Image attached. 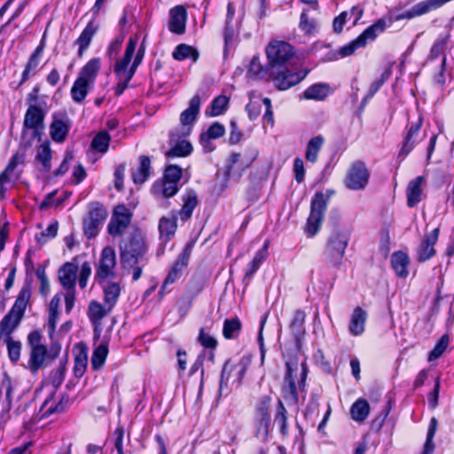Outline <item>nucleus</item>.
I'll use <instances>...</instances> for the list:
<instances>
[{
  "label": "nucleus",
  "mask_w": 454,
  "mask_h": 454,
  "mask_svg": "<svg viewBox=\"0 0 454 454\" xmlns=\"http://www.w3.org/2000/svg\"><path fill=\"white\" fill-rule=\"evenodd\" d=\"M270 78L281 90L298 84L307 75V71L297 70L292 65L294 51L291 44L283 41H273L266 48Z\"/></svg>",
  "instance_id": "1"
},
{
  "label": "nucleus",
  "mask_w": 454,
  "mask_h": 454,
  "mask_svg": "<svg viewBox=\"0 0 454 454\" xmlns=\"http://www.w3.org/2000/svg\"><path fill=\"white\" fill-rule=\"evenodd\" d=\"M147 250L148 246L143 232L139 230L134 231L120 244L121 266L130 270L131 267L146 262Z\"/></svg>",
  "instance_id": "2"
},
{
  "label": "nucleus",
  "mask_w": 454,
  "mask_h": 454,
  "mask_svg": "<svg viewBox=\"0 0 454 454\" xmlns=\"http://www.w3.org/2000/svg\"><path fill=\"white\" fill-rule=\"evenodd\" d=\"M349 237V230L341 226H335L329 234L324 255L333 266H340Z\"/></svg>",
  "instance_id": "3"
},
{
  "label": "nucleus",
  "mask_w": 454,
  "mask_h": 454,
  "mask_svg": "<svg viewBox=\"0 0 454 454\" xmlns=\"http://www.w3.org/2000/svg\"><path fill=\"white\" fill-rule=\"evenodd\" d=\"M251 364L249 356H242L237 363L232 360H227L223 367L219 386V394L223 395L224 388L229 385L239 386L246 372Z\"/></svg>",
  "instance_id": "4"
},
{
  "label": "nucleus",
  "mask_w": 454,
  "mask_h": 454,
  "mask_svg": "<svg viewBox=\"0 0 454 454\" xmlns=\"http://www.w3.org/2000/svg\"><path fill=\"white\" fill-rule=\"evenodd\" d=\"M333 191H327L326 194L318 192L315 194L310 204V214L307 220L306 231L311 237L316 235L320 230L321 224L325 218V212L327 203Z\"/></svg>",
  "instance_id": "5"
},
{
  "label": "nucleus",
  "mask_w": 454,
  "mask_h": 454,
  "mask_svg": "<svg viewBox=\"0 0 454 454\" xmlns=\"http://www.w3.org/2000/svg\"><path fill=\"white\" fill-rule=\"evenodd\" d=\"M106 208L99 202L89 206L88 215L83 219V231L88 239L95 238L107 216Z\"/></svg>",
  "instance_id": "6"
},
{
  "label": "nucleus",
  "mask_w": 454,
  "mask_h": 454,
  "mask_svg": "<svg viewBox=\"0 0 454 454\" xmlns=\"http://www.w3.org/2000/svg\"><path fill=\"white\" fill-rule=\"evenodd\" d=\"M255 159L254 154L232 153L226 160L224 175L227 179H239Z\"/></svg>",
  "instance_id": "7"
},
{
  "label": "nucleus",
  "mask_w": 454,
  "mask_h": 454,
  "mask_svg": "<svg viewBox=\"0 0 454 454\" xmlns=\"http://www.w3.org/2000/svg\"><path fill=\"white\" fill-rule=\"evenodd\" d=\"M131 211L123 204L117 205L107 225V231L113 237L121 236L130 224Z\"/></svg>",
  "instance_id": "8"
},
{
  "label": "nucleus",
  "mask_w": 454,
  "mask_h": 454,
  "mask_svg": "<svg viewBox=\"0 0 454 454\" xmlns=\"http://www.w3.org/2000/svg\"><path fill=\"white\" fill-rule=\"evenodd\" d=\"M115 266L116 254L114 249L112 247H104L96 270V277L99 282H103L108 278L114 277Z\"/></svg>",
  "instance_id": "9"
},
{
  "label": "nucleus",
  "mask_w": 454,
  "mask_h": 454,
  "mask_svg": "<svg viewBox=\"0 0 454 454\" xmlns=\"http://www.w3.org/2000/svg\"><path fill=\"white\" fill-rule=\"evenodd\" d=\"M369 171L362 161L354 162L345 178V184L350 190L364 189L369 179Z\"/></svg>",
  "instance_id": "10"
},
{
  "label": "nucleus",
  "mask_w": 454,
  "mask_h": 454,
  "mask_svg": "<svg viewBox=\"0 0 454 454\" xmlns=\"http://www.w3.org/2000/svg\"><path fill=\"white\" fill-rule=\"evenodd\" d=\"M188 135H181L178 129H173L169 133V150L166 152L167 157H185L192 152V145L184 137Z\"/></svg>",
  "instance_id": "11"
},
{
  "label": "nucleus",
  "mask_w": 454,
  "mask_h": 454,
  "mask_svg": "<svg viewBox=\"0 0 454 454\" xmlns=\"http://www.w3.org/2000/svg\"><path fill=\"white\" fill-rule=\"evenodd\" d=\"M192 253V245L188 244L185 248L183 250L182 254L179 255L177 260L175 262L173 266L171 267L167 278H165L161 290L160 291V294L163 295V292L166 289L167 286L169 284H173L176 279H178L183 270L188 265V262Z\"/></svg>",
  "instance_id": "12"
},
{
  "label": "nucleus",
  "mask_w": 454,
  "mask_h": 454,
  "mask_svg": "<svg viewBox=\"0 0 454 454\" xmlns=\"http://www.w3.org/2000/svg\"><path fill=\"white\" fill-rule=\"evenodd\" d=\"M200 107V96H194L189 102V107L182 112L180 115L181 125L175 129L181 131V135H190L192 124L196 120Z\"/></svg>",
  "instance_id": "13"
},
{
  "label": "nucleus",
  "mask_w": 454,
  "mask_h": 454,
  "mask_svg": "<svg viewBox=\"0 0 454 454\" xmlns=\"http://www.w3.org/2000/svg\"><path fill=\"white\" fill-rule=\"evenodd\" d=\"M286 375L285 377V385L282 387L283 396L290 403L296 404L298 403V395L295 378L297 375V364L290 362L286 363Z\"/></svg>",
  "instance_id": "14"
},
{
  "label": "nucleus",
  "mask_w": 454,
  "mask_h": 454,
  "mask_svg": "<svg viewBox=\"0 0 454 454\" xmlns=\"http://www.w3.org/2000/svg\"><path fill=\"white\" fill-rule=\"evenodd\" d=\"M187 12L183 5H176L169 11V30L177 35H182L185 31Z\"/></svg>",
  "instance_id": "15"
},
{
  "label": "nucleus",
  "mask_w": 454,
  "mask_h": 454,
  "mask_svg": "<svg viewBox=\"0 0 454 454\" xmlns=\"http://www.w3.org/2000/svg\"><path fill=\"white\" fill-rule=\"evenodd\" d=\"M111 311L112 309L106 306L105 303L103 305L96 301H92L90 302L88 308V316L96 333H100L102 330L101 320L102 318L106 317Z\"/></svg>",
  "instance_id": "16"
},
{
  "label": "nucleus",
  "mask_w": 454,
  "mask_h": 454,
  "mask_svg": "<svg viewBox=\"0 0 454 454\" xmlns=\"http://www.w3.org/2000/svg\"><path fill=\"white\" fill-rule=\"evenodd\" d=\"M44 112L38 106H28L24 117V129H33L36 135L43 129Z\"/></svg>",
  "instance_id": "17"
},
{
  "label": "nucleus",
  "mask_w": 454,
  "mask_h": 454,
  "mask_svg": "<svg viewBox=\"0 0 454 454\" xmlns=\"http://www.w3.org/2000/svg\"><path fill=\"white\" fill-rule=\"evenodd\" d=\"M438 235L439 229L435 228L422 240L417 251L418 260L419 262H426L434 255L435 250L434 247L437 242Z\"/></svg>",
  "instance_id": "18"
},
{
  "label": "nucleus",
  "mask_w": 454,
  "mask_h": 454,
  "mask_svg": "<svg viewBox=\"0 0 454 454\" xmlns=\"http://www.w3.org/2000/svg\"><path fill=\"white\" fill-rule=\"evenodd\" d=\"M31 291L32 278L27 276L25 283L21 287L13 306L11 309L12 312H15L20 317H24L26 308L30 301Z\"/></svg>",
  "instance_id": "19"
},
{
  "label": "nucleus",
  "mask_w": 454,
  "mask_h": 454,
  "mask_svg": "<svg viewBox=\"0 0 454 454\" xmlns=\"http://www.w3.org/2000/svg\"><path fill=\"white\" fill-rule=\"evenodd\" d=\"M299 28L306 35H312L318 31L319 21L317 11L304 9L300 17Z\"/></svg>",
  "instance_id": "20"
},
{
  "label": "nucleus",
  "mask_w": 454,
  "mask_h": 454,
  "mask_svg": "<svg viewBox=\"0 0 454 454\" xmlns=\"http://www.w3.org/2000/svg\"><path fill=\"white\" fill-rule=\"evenodd\" d=\"M305 318V312L298 309L294 312V317L290 323V329L294 335L295 345L298 350H300L301 348L302 340L306 333L304 328Z\"/></svg>",
  "instance_id": "21"
},
{
  "label": "nucleus",
  "mask_w": 454,
  "mask_h": 454,
  "mask_svg": "<svg viewBox=\"0 0 454 454\" xmlns=\"http://www.w3.org/2000/svg\"><path fill=\"white\" fill-rule=\"evenodd\" d=\"M137 46V40L133 38H129L128 44L126 46L125 53L123 58L117 61L114 66V71L117 74L119 79H121L122 76H126L129 73L128 67L130 63L132 56L134 54L135 49Z\"/></svg>",
  "instance_id": "22"
},
{
  "label": "nucleus",
  "mask_w": 454,
  "mask_h": 454,
  "mask_svg": "<svg viewBox=\"0 0 454 454\" xmlns=\"http://www.w3.org/2000/svg\"><path fill=\"white\" fill-rule=\"evenodd\" d=\"M425 182V177L421 176L410 181L406 190L407 205L410 207H415L420 201L422 195L421 187Z\"/></svg>",
  "instance_id": "23"
},
{
  "label": "nucleus",
  "mask_w": 454,
  "mask_h": 454,
  "mask_svg": "<svg viewBox=\"0 0 454 454\" xmlns=\"http://www.w3.org/2000/svg\"><path fill=\"white\" fill-rule=\"evenodd\" d=\"M44 42L41 41L40 44L35 48L34 52L30 55L27 63L25 66V69L22 73V78L20 84L25 82L31 74H35L36 67H38L41 58L44 51Z\"/></svg>",
  "instance_id": "24"
},
{
  "label": "nucleus",
  "mask_w": 454,
  "mask_h": 454,
  "mask_svg": "<svg viewBox=\"0 0 454 454\" xmlns=\"http://www.w3.org/2000/svg\"><path fill=\"white\" fill-rule=\"evenodd\" d=\"M367 312L361 307H356L352 312L349 322V332L355 336H359L364 332Z\"/></svg>",
  "instance_id": "25"
},
{
  "label": "nucleus",
  "mask_w": 454,
  "mask_h": 454,
  "mask_svg": "<svg viewBox=\"0 0 454 454\" xmlns=\"http://www.w3.org/2000/svg\"><path fill=\"white\" fill-rule=\"evenodd\" d=\"M409 263V256L402 251L395 252L391 256V266L396 275L400 278H406L408 276Z\"/></svg>",
  "instance_id": "26"
},
{
  "label": "nucleus",
  "mask_w": 454,
  "mask_h": 454,
  "mask_svg": "<svg viewBox=\"0 0 454 454\" xmlns=\"http://www.w3.org/2000/svg\"><path fill=\"white\" fill-rule=\"evenodd\" d=\"M74 351V372L75 377L81 378L84 374L88 364L87 348L83 344H79L75 347Z\"/></svg>",
  "instance_id": "27"
},
{
  "label": "nucleus",
  "mask_w": 454,
  "mask_h": 454,
  "mask_svg": "<svg viewBox=\"0 0 454 454\" xmlns=\"http://www.w3.org/2000/svg\"><path fill=\"white\" fill-rule=\"evenodd\" d=\"M247 75L254 80H262L270 77V64L263 67L260 61L259 57H253Z\"/></svg>",
  "instance_id": "28"
},
{
  "label": "nucleus",
  "mask_w": 454,
  "mask_h": 454,
  "mask_svg": "<svg viewBox=\"0 0 454 454\" xmlns=\"http://www.w3.org/2000/svg\"><path fill=\"white\" fill-rule=\"evenodd\" d=\"M77 269V266L71 262H67L61 267L59 278L64 288L74 287Z\"/></svg>",
  "instance_id": "29"
},
{
  "label": "nucleus",
  "mask_w": 454,
  "mask_h": 454,
  "mask_svg": "<svg viewBox=\"0 0 454 454\" xmlns=\"http://www.w3.org/2000/svg\"><path fill=\"white\" fill-rule=\"evenodd\" d=\"M92 86L93 84L77 77L71 89L72 99L75 103H82Z\"/></svg>",
  "instance_id": "30"
},
{
  "label": "nucleus",
  "mask_w": 454,
  "mask_h": 454,
  "mask_svg": "<svg viewBox=\"0 0 454 454\" xmlns=\"http://www.w3.org/2000/svg\"><path fill=\"white\" fill-rule=\"evenodd\" d=\"M22 317H20L12 310H10L2 319L0 323V332L2 334L10 336L11 333L18 327Z\"/></svg>",
  "instance_id": "31"
},
{
  "label": "nucleus",
  "mask_w": 454,
  "mask_h": 454,
  "mask_svg": "<svg viewBox=\"0 0 454 454\" xmlns=\"http://www.w3.org/2000/svg\"><path fill=\"white\" fill-rule=\"evenodd\" d=\"M329 86L325 83H317L309 87L303 92V98L305 99H312L321 101L327 98L329 95Z\"/></svg>",
  "instance_id": "32"
},
{
  "label": "nucleus",
  "mask_w": 454,
  "mask_h": 454,
  "mask_svg": "<svg viewBox=\"0 0 454 454\" xmlns=\"http://www.w3.org/2000/svg\"><path fill=\"white\" fill-rule=\"evenodd\" d=\"M46 356L47 349L45 346L33 347L31 348L28 364L32 372H36L43 366Z\"/></svg>",
  "instance_id": "33"
},
{
  "label": "nucleus",
  "mask_w": 454,
  "mask_h": 454,
  "mask_svg": "<svg viewBox=\"0 0 454 454\" xmlns=\"http://www.w3.org/2000/svg\"><path fill=\"white\" fill-rule=\"evenodd\" d=\"M100 68V60L99 59H90L80 71L79 78H82V80L94 84L96 76Z\"/></svg>",
  "instance_id": "34"
},
{
  "label": "nucleus",
  "mask_w": 454,
  "mask_h": 454,
  "mask_svg": "<svg viewBox=\"0 0 454 454\" xmlns=\"http://www.w3.org/2000/svg\"><path fill=\"white\" fill-rule=\"evenodd\" d=\"M69 130V125L67 122L59 120L54 119L50 126V134L52 140L56 142H63L66 139V137Z\"/></svg>",
  "instance_id": "35"
},
{
  "label": "nucleus",
  "mask_w": 454,
  "mask_h": 454,
  "mask_svg": "<svg viewBox=\"0 0 454 454\" xmlns=\"http://www.w3.org/2000/svg\"><path fill=\"white\" fill-rule=\"evenodd\" d=\"M97 31V27L93 25L92 22H90L86 27L83 29L78 39L76 40V43L79 45L78 56L82 57L83 51L89 47L92 37L94 36Z\"/></svg>",
  "instance_id": "36"
},
{
  "label": "nucleus",
  "mask_w": 454,
  "mask_h": 454,
  "mask_svg": "<svg viewBox=\"0 0 454 454\" xmlns=\"http://www.w3.org/2000/svg\"><path fill=\"white\" fill-rule=\"evenodd\" d=\"M176 230V218L172 217H162L159 223V231L160 239L167 242L170 237H172Z\"/></svg>",
  "instance_id": "37"
},
{
  "label": "nucleus",
  "mask_w": 454,
  "mask_h": 454,
  "mask_svg": "<svg viewBox=\"0 0 454 454\" xmlns=\"http://www.w3.org/2000/svg\"><path fill=\"white\" fill-rule=\"evenodd\" d=\"M104 303L112 309L115 306L121 294V287L117 283H107L104 285Z\"/></svg>",
  "instance_id": "38"
},
{
  "label": "nucleus",
  "mask_w": 454,
  "mask_h": 454,
  "mask_svg": "<svg viewBox=\"0 0 454 454\" xmlns=\"http://www.w3.org/2000/svg\"><path fill=\"white\" fill-rule=\"evenodd\" d=\"M184 205L179 211V215L183 221H186L192 216V214L198 204L197 195L194 192H189L183 198Z\"/></svg>",
  "instance_id": "39"
},
{
  "label": "nucleus",
  "mask_w": 454,
  "mask_h": 454,
  "mask_svg": "<svg viewBox=\"0 0 454 454\" xmlns=\"http://www.w3.org/2000/svg\"><path fill=\"white\" fill-rule=\"evenodd\" d=\"M370 411V406L366 400L358 399L350 409L351 418L358 422H363L367 418Z\"/></svg>",
  "instance_id": "40"
},
{
  "label": "nucleus",
  "mask_w": 454,
  "mask_h": 454,
  "mask_svg": "<svg viewBox=\"0 0 454 454\" xmlns=\"http://www.w3.org/2000/svg\"><path fill=\"white\" fill-rule=\"evenodd\" d=\"M241 331V322L239 318H228L223 322V335L227 340L235 339Z\"/></svg>",
  "instance_id": "41"
},
{
  "label": "nucleus",
  "mask_w": 454,
  "mask_h": 454,
  "mask_svg": "<svg viewBox=\"0 0 454 454\" xmlns=\"http://www.w3.org/2000/svg\"><path fill=\"white\" fill-rule=\"evenodd\" d=\"M172 55L176 60H184L191 58L193 62H196L199 59V51L195 48L184 43L179 44L175 49Z\"/></svg>",
  "instance_id": "42"
},
{
  "label": "nucleus",
  "mask_w": 454,
  "mask_h": 454,
  "mask_svg": "<svg viewBox=\"0 0 454 454\" xmlns=\"http://www.w3.org/2000/svg\"><path fill=\"white\" fill-rule=\"evenodd\" d=\"M421 127V120L416 124L411 125L403 145V147L400 151V155L403 157L406 156L414 147L415 140L413 137L419 134V131Z\"/></svg>",
  "instance_id": "43"
},
{
  "label": "nucleus",
  "mask_w": 454,
  "mask_h": 454,
  "mask_svg": "<svg viewBox=\"0 0 454 454\" xmlns=\"http://www.w3.org/2000/svg\"><path fill=\"white\" fill-rule=\"evenodd\" d=\"M150 166L151 161L149 157L141 156L139 168L133 173V180L136 184H142L146 180L149 176Z\"/></svg>",
  "instance_id": "44"
},
{
  "label": "nucleus",
  "mask_w": 454,
  "mask_h": 454,
  "mask_svg": "<svg viewBox=\"0 0 454 454\" xmlns=\"http://www.w3.org/2000/svg\"><path fill=\"white\" fill-rule=\"evenodd\" d=\"M324 143V138L321 136H317L311 138L307 145L306 159L309 161L315 162L317 159V153L320 151Z\"/></svg>",
  "instance_id": "45"
},
{
  "label": "nucleus",
  "mask_w": 454,
  "mask_h": 454,
  "mask_svg": "<svg viewBox=\"0 0 454 454\" xmlns=\"http://www.w3.org/2000/svg\"><path fill=\"white\" fill-rule=\"evenodd\" d=\"M229 99L225 96L216 97L211 103L209 109L206 111V114L208 116H217L222 114L227 107Z\"/></svg>",
  "instance_id": "46"
},
{
  "label": "nucleus",
  "mask_w": 454,
  "mask_h": 454,
  "mask_svg": "<svg viewBox=\"0 0 454 454\" xmlns=\"http://www.w3.org/2000/svg\"><path fill=\"white\" fill-rule=\"evenodd\" d=\"M36 160L42 163L45 171L51 169V151L48 143H44L38 147Z\"/></svg>",
  "instance_id": "47"
},
{
  "label": "nucleus",
  "mask_w": 454,
  "mask_h": 454,
  "mask_svg": "<svg viewBox=\"0 0 454 454\" xmlns=\"http://www.w3.org/2000/svg\"><path fill=\"white\" fill-rule=\"evenodd\" d=\"M107 353V347L104 344H101L95 348L91 357V366L94 370L101 368L106 361Z\"/></svg>",
  "instance_id": "48"
},
{
  "label": "nucleus",
  "mask_w": 454,
  "mask_h": 454,
  "mask_svg": "<svg viewBox=\"0 0 454 454\" xmlns=\"http://www.w3.org/2000/svg\"><path fill=\"white\" fill-rule=\"evenodd\" d=\"M110 137L106 131H101L96 135L91 142V147L99 152L106 153L108 149Z\"/></svg>",
  "instance_id": "49"
},
{
  "label": "nucleus",
  "mask_w": 454,
  "mask_h": 454,
  "mask_svg": "<svg viewBox=\"0 0 454 454\" xmlns=\"http://www.w3.org/2000/svg\"><path fill=\"white\" fill-rule=\"evenodd\" d=\"M275 422L280 426V432L286 435L287 434V411L281 400H278V403Z\"/></svg>",
  "instance_id": "50"
},
{
  "label": "nucleus",
  "mask_w": 454,
  "mask_h": 454,
  "mask_svg": "<svg viewBox=\"0 0 454 454\" xmlns=\"http://www.w3.org/2000/svg\"><path fill=\"white\" fill-rule=\"evenodd\" d=\"M67 402L68 400L67 399H65L64 397H62L59 402L58 403L54 404V403H51V398H47L43 406H42V409L44 410V415H51L52 413H55V412H62L65 411L66 407H67Z\"/></svg>",
  "instance_id": "51"
},
{
  "label": "nucleus",
  "mask_w": 454,
  "mask_h": 454,
  "mask_svg": "<svg viewBox=\"0 0 454 454\" xmlns=\"http://www.w3.org/2000/svg\"><path fill=\"white\" fill-rule=\"evenodd\" d=\"M367 41L364 39V37L362 35V34L356 38L355 40L351 41L349 43L344 45L341 47L339 51V53L342 57H348L350 56L355 52V51L358 48L364 47L366 44Z\"/></svg>",
  "instance_id": "52"
},
{
  "label": "nucleus",
  "mask_w": 454,
  "mask_h": 454,
  "mask_svg": "<svg viewBox=\"0 0 454 454\" xmlns=\"http://www.w3.org/2000/svg\"><path fill=\"white\" fill-rule=\"evenodd\" d=\"M18 155H13L8 163L4 171L0 175V195L4 196L5 189L4 184L10 180V174L15 169L18 165Z\"/></svg>",
  "instance_id": "53"
},
{
  "label": "nucleus",
  "mask_w": 454,
  "mask_h": 454,
  "mask_svg": "<svg viewBox=\"0 0 454 454\" xmlns=\"http://www.w3.org/2000/svg\"><path fill=\"white\" fill-rule=\"evenodd\" d=\"M438 421L435 418H432L430 420L427 435V441L424 445V450L422 454H432L434 445L433 443V438L434 436V434L436 432Z\"/></svg>",
  "instance_id": "54"
},
{
  "label": "nucleus",
  "mask_w": 454,
  "mask_h": 454,
  "mask_svg": "<svg viewBox=\"0 0 454 454\" xmlns=\"http://www.w3.org/2000/svg\"><path fill=\"white\" fill-rule=\"evenodd\" d=\"M270 418H257L255 435L262 442L268 440Z\"/></svg>",
  "instance_id": "55"
},
{
  "label": "nucleus",
  "mask_w": 454,
  "mask_h": 454,
  "mask_svg": "<svg viewBox=\"0 0 454 454\" xmlns=\"http://www.w3.org/2000/svg\"><path fill=\"white\" fill-rule=\"evenodd\" d=\"M153 190L155 192H160L165 198H169L177 192L178 187L177 184L163 179L160 185L153 186Z\"/></svg>",
  "instance_id": "56"
},
{
  "label": "nucleus",
  "mask_w": 454,
  "mask_h": 454,
  "mask_svg": "<svg viewBox=\"0 0 454 454\" xmlns=\"http://www.w3.org/2000/svg\"><path fill=\"white\" fill-rule=\"evenodd\" d=\"M449 336L447 334H444L441 337V339L438 340L433 350L428 355V361H433L437 358H439L443 352L446 350L448 345H449Z\"/></svg>",
  "instance_id": "57"
},
{
  "label": "nucleus",
  "mask_w": 454,
  "mask_h": 454,
  "mask_svg": "<svg viewBox=\"0 0 454 454\" xmlns=\"http://www.w3.org/2000/svg\"><path fill=\"white\" fill-rule=\"evenodd\" d=\"M268 243H266L263 248L257 251L253 261L251 262V268L246 273V278H250L260 267L261 263L264 261L267 256Z\"/></svg>",
  "instance_id": "58"
},
{
  "label": "nucleus",
  "mask_w": 454,
  "mask_h": 454,
  "mask_svg": "<svg viewBox=\"0 0 454 454\" xmlns=\"http://www.w3.org/2000/svg\"><path fill=\"white\" fill-rule=\"evenodd\" d=\"M386 22L383 20H377L373 25L366 28L362 35L364 37L366 41L374 40L378 35V33L382 32L385 29Z\"/></svg>",
  "instance_id": "59"
},
{
  "label": "nucleus",
  "mask_w": 454,
  "mask_h": 454,
  "mask_svg": "<svg viewBox=\"0 0 454 454\" xmlns=\"http://www.w3.org/2000/svg\"><path fill=\"white\" fill-rule=\"evenodd\" d=\"M12 390L13 384L12 379L6 373H4L0 388V398H2V396L4 395L8 407L11 406Z\"/></svg>",
  "instance_id": "60"
},
{
  "label": "nucleus",
  "mask_w": 454,
  "mask_h": 454,
  "mask_svg": "<svg viewBox=\"0 0 454 454\" xmlns=\"http://www.w3.org/2000/svg\"><path fill=\"white\" fill-rule=\"evenodd\" d=\"M450 35H444L436 40V42L433 44L429 58L431 59H434L438 58L440 55H442L446 48V45L449 42Z\"/></svg>",
  "instance_id": "61"
},
{
  "label": "nucleus",
  "mask_w": 454,
  "mask_h": 454,
  "mask_svg": "<svg viewBox=\"0 0 454 454\" xmlns=\"http://www.w3.org/2000/svg\"><path fill=\"white\" fill-rule=\"evenodd\" d=\"M35 275L40 281L41 294L47 295L50 292V282L45 273V266L39 265L35 270Z\"/></svg>",
  "instance_id": "62"
},
{
  "label": "nucleus",
  "mask_w": 454,
  "mask_h": 454,
  "mask_svg": "<svg viewBox=\"0 0 454 454\" xmlns=\"http://www.w3.org/2000/svg\"><path fill=\"white\" fill-rule=\"evenodd\" d=\"M8 355L12 361L17 362L20 356L21 343L13 340L11 336H6Z\"/></svg>",
  "instance_id": "63"
},
{
  "label": "nucleus",
  "mask_w": 454,
  "mask_h": 454,
  "mask_svg": "<svg viewBox=\"0 0 454 454\" xmlns=\"http://www.w3.org/2000/svg\"><path fill=\"white\" fill-rule=\"evenodd\" d=\"M271 398L269 395H264L260 398L256 406L257 418H270L269 413Z\"/></svg>",
  "instance_id": "64"
}]
</instances>
